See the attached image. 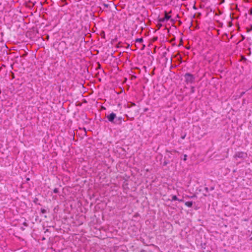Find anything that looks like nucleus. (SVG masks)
<instances>
[{
  "label": "nucleus",
  "mask_w": 252,
  "mask_h": 252,
  "mask_svg": "<svg viewBox=\"0 0 252 252\" xmlns=\"http://www.w3.org/2000/svg\"><path fill=\"white\" fill-rule=\"evenodd\" d=\"M185 80L187 83L191 84L194 81L195 78L194 76L189 73H186L184 75Z\"/></svg>",
  "instance_id": "nucleus-1"
},
{
  "label": "nucleus",
  "mask_w": 252,
  "mask_h": 252,
  "mask_svg": "<svg viewBox=\"0 0 252 252\" xmlns=\"http://www.w3.org/2000/svg\"><path fill=\"white\" fill-rule=\"evenodd\" d=\"M247 157V153L243 152H237L234 156V158L236 159H237L238 158L244 159Z\"/></svg>",
  "instance_id": "nucleus-2"
},
{
  "label": "nucleus",
  "mask_w": 252,
  "mask_h": 252,
  "mask_svg": "<svg viewBox=\"0 0 252 252\" xmlns=\"http://www.w3.org/2000/svg\"><path fill=\"white\" fill-rule=\"evenodd\" d=\"M107 118L109 122L114 123V120L116 118V115L114 113H111L110 115L107 116Z\"/></svg>",
  "instance_id": "nucleus-3"
},
{
  "label": "nucleus",
  "mask_w": 252,
  "mask_h": 252,
  "mask_svg": "<svg viewBox=\"0 0 252 252\" xmlns=\"http://www.w3.org/2000/svg\"><path fill=\"white\" fill-rule=\"evenodd\" d=\"M170 18V16H169V15H168L167 14L166 12H165V17H164V18H162V19H160V21L161 22H164V21H165V20H166V21H167L168 20H169V18Z\"/></svg>",
  "instance_id": "nucleus-4"
},
{
  "label": "nucleus",
  "mask_w": 252,
  "mask_h": 252,
  "mask_svg": "<svg viewBox=\"0 0 252 252\" xmlns=\"http://www.w3.org/2000/svg\"><path fill=\"white\" fill-rule=\"evenodd\" d=\"M122 118L119 117L116 119V120L115 123L119 124V125H121L122 124Z\"/></svg>",
  "instance_id": "nucleus-5"
},
{
  "label": "nucleus",
  "mask_w": 252,
  "mask_h": 252,
  "mask_svg": "<svg viewBox=\"0 0 252 252\" xmlns=\"http://www.w3.org/2000/svg\"><path fill=\"white\" fill-rule=\"evenodd\" d=\"M185 205L188 207H191L192 205V202L188 201L185 203Z\"/></svg>",
  "instance_id": "nucleus-6"
},
{
  "label": "nucleus",
  "mask_w": 252,
  "mask_h": 252,
  "mask_svg": "<svg viewBox=\"0 0 252 252\" xmlns=\"http://www.w3.org/2000/svg\"><path fill=\"white\" fill-rule=\"evenodd\" d=\"M172 201H174V200H178V199L177 198V196L176 195H172Z\"/></svg>",
  "instance_id": "nucleus-7"
},
{
  "label": "nucleus",
  "mask_w": 252,
  "mask_h": 252,
  "mask_svg": "<svg viewBox=\"0 0 252 252\" xmlns=\"http://www.w3.org/2000/svg\"><path fill=\"white\" fill-rule=\"evenodd\" d=\"M142 41H143V39L142 38H137L136 39V42H138L141 43Z\"/></svg>",
  "instance_id": "nucleus-8"
},
{
  "label": "nucleus",
  "mask_w": 252,
  "mask_h": 252,
  "mask_svg": "<svg viewBox=\"0 0 252 252\" xmlns=\"http://www.w3.org/2000/svg\"><path fill=\"white\" fill-rule=\"evenodd\" d=\"M54 192H55V193H57V192H58V189H57V188L55 189H54Z\"/></svg>",
  "instance_id": "nucleus-9"
},
{
  "label": "nucleus",
  "mask_w": 252,
  "mask_h": 252,
  "mask_svg": "<svg viewBox=\"0 0 252 252\" xmlns=\"http://www.w3.org/2000/svg\"><path fill=\"white\" fill-rule=\"evenodd\" d=\"M41 212L42 213L44 214L46 212V211L45 209H41Z\"/></svg>",
  "instance_id": "nucleus-10"
},
{
  "label": "nucleus",
  "mask_w": 252,
  "mask_h": 252,
  "mask_svg": "<svg viewBox=\"0 0 252 252\" xmlns=\"http://www.w3.org/2000/svg\"><path fill=\"white\" fill-rule=\"evenodd\" d=\"M187 155H184V160H186V159H187Z\"/></svg>",
  "instance_id": "nucleus-11"
},
{
  "label": "nucleus",
  "mask_w": 252,
  "mask_h": 252,
  "mask_svg": "<svg viewBox=\"0 0 252 252\" xmlns=\"http://www.w3.org/2000/svg\"><path fill=\"white\" fill-rule=\"evenodd\" d=\"M178 201H179V202H183V199H178Z\"/></svg>",
  "instance_id": "nucleus-12"
},
{
  "label": "nucleus",
  "mask_w": 252,
  "mask_h": 252,
  "mask_svg": "<svg viewBox=\"0 0 252 252\" xmlns=\"http://www.w3.org/2000/svg\"><path fill=\"white\" fill-rule=\"evenodd\" d=\"M105 7H108V4H104L103 5Z\"/></svg>",
  "instance_id": "nucleus-13"
},
{
  "label": "nucleus",
  "mask_w": 252,
  "mask_h": 252,
  "mask_svg": "<svg viewBox=\"0 0 252 252\" xmlns=\"http://www.w3.org/2000/svg\"><path fill=\"white\" fill-rule=\"evenodd\" d=\"M185 135H184V136H182V139H184V138H185Z\"/></svg>",
  "instance_id": "nucleus-14"
},
{
  "label": "nucleus",
  "mask_w": 252,
  "mask_h": 252,
  "mask_svg": "<svg viewBox=\"0 0 252 252\" xmlns=\"http://www.w3.org/2000/svg\"><path fill=\"white\" fill-rule=\"evenodd\" d=\"M192 92H193V88H192Z\"/></svg>",
  "instance_id": "nucleus-15"
},
{
  "label": "nucleus",
  "mask_w": 252,
  "mask_h": 252,
  "mask_svg": "<svg viewBox=\"0 0 252 252\" xmlns=\"http://www.w3.org/2000/svg\"><path fill=\"white\" fill-rule=\"evenodd\" d=\"M251 13H252V9H251Z\"/></svg>",
  "instance_id": "nucleus-16"
}]
</instances>
